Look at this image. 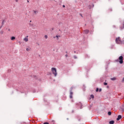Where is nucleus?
Listing matches in <instances>:
<instances>
[{
	"instance_id": "f257e3e1",
	"label": "nucleus",
	"mask_w": 124,
	"mask_h": 124,
	"mask_svg": "<svg viewBox=\"0 0 124 124\" xmlns=\"http://www.w3.org/2000/svg\"><path fill=\"white\" fill-rule=\"evenodd\" d=\"M116 62H119L120 63L122 64L124 62V57L121 56L119 59L116 60Z\"/></svg>"
},
{
	"instance_id": "f03ea898",
	"label": "nucleus",
	"mask_w": 124,
	"mask_h": 124,
	"mask_svg": "<svg viewBox=\"0 0 124 124\" xmlns=\"http://www.w3.org/2000/svg\"><path fill=\"white\" fill-rule=\"evenodd\" d=\"M51 71L55 77H57V75H58V73H57V69L56 68H52Z\"/></svg>"
},
{
	"instance_id": "7ed1b4c3",
	"label": "nucleus",
	"mask_w": 124,
	"mask_h": 124,
	"mask_svg": "<svg viewBox=\"0 0 124 124\" xmlns=\"http://www.w3.org/2000/svg\"><path fill=\"white\" fill-rule=\"evenodd\" d=\"M115 41L117 44H121L122 43V41H121V38H116Z\"/></svg>"
},
{
	"instance_id": "20e7f679",
	"label": "nucleus",
	"mask_w": 124,
	"mask_h": 124,
	"mask_svg": "<svg viewBox=\"0 0 124 124\" xmlns=\"http://www.w3.org/2000/svg\"><path fill=\"white\" fill-rule=\"evenodd\" d=\"M72 90H73V88L71 87V88L70 93V98H73V92H72Z\"/></svg>"
},
{
	"instance_id": "39448f33",
	"label": "nucleus",
	"mask_w": 124,
	"mask_h": 124,
	"mask_svg": "<svg viewBox=\"0 0 124 124\" xmlns=\"http://www.w3.org/2000/svg\"><path fill=\"white\" fill-rule=\"evenodd\" d=\"M28 37H29V36H27L26 38H24L23 40H24L25 42H28V41H29V39Z\"/></svg>"
},
{
	"instance_id": "423d86ee",
	"label": "nucleus",
	"mask_w": 124,
	"mask_h": 124,
	"mask_svg": "<svg viewBox=\"0 0 124 124\" xmlns=\"http://www.w3.org/2000/svg\"><path fill=\"white\" fill-rule=\"evenodd\" d=\"M121 119H122V115H119L118 116V118H117V121H120V120H121Z\"/></svg>"
},
{
	"instance_id": "0eeeda50",
	"label": "nucleus",
	"mask_w": 124,
	"mask_h": 124,
	"mask_svg": "<svg viewBox=\"0 0 124 124\" xmlns=\"http://www.w3.org/2000/svg\"><path fill=\"white\" fill-rule=\"evenodd\" d=\"M84 33H85L86 34H88V33H89V32H90V31H89L88 30H86L84 31Z\"/></svg>"
},
{
	"instance_id": "6e6552de",
	"label": "nucleus",
	"mask_w": 124,
	"mask_h": 124,
	"mask_svg": "<svg viewBox=\"0 0 124 124\" xmlns=\"http://www.w3.org/2000/svg\"><path fill=\"white\" fill-rule=\"evenodd\" d=\"M32 12L34 13V15H36V14L38 13V11L33 10Z\"/></svg>"
},
{
	"instance_id": "1a4fd4ad",
	"label": "nucleus",
	"mask_w": 124,
	"mask_h": 124,
	"mask_svg": "<svg viewBox=\"0 0 124 124\" xmlns=\"http://www.w3.org/2000/svg\"><path fill=\"white\" fill-rule=\"evenodd\" d=\"M31 50V48L30 47H28L26 48V51H27V52H29Z\"/></svg>"
},
{
	"instance_id": "9d476101",
	"label": "nucleus",
	"mask_w": 124,
	"mask_h": 124,
	"mask_svg": "<svg viewBox=\"0 0 124 124\" xmlns=\"http://www.w3.org/2000/svg\"><path fill=\"white\" fill-rule=\"evenodd\" d=\"M56 37H57V40H58L59 39V37H61V36L60 35H56V36H54L53 38H56Z\"/></svg>"
},
{
	"instance_id": "9b49d317",
	"label": "nucleus",
	"mask_w": 124,
	"mask_h": 124,
	"mask_svg": "<svg viewBox=\"0 0 124 124\" xmlns=\"http://www.w3.org/2000/svg\"><path fill=\"white\" fill-rule=\"evenodd\" d=\"M115 122L114 121H111L109 122L110 124H114Z\"/></svg>"
},
{
	"instance_id": "f8f14e48",
	"label": "nucleus",
	"mask_w": 124,
	"mask_h": 124,
	"mask_svg": "<svg viewBox=\"0 0 124 124\" xmlns=\"http://www.w3.org/2000/svg\"><path fill=\"white\" fill-rule=\"evenodd\" d=\"M116 78H110V80H112V81H115V80H116Z\"/></svg>"
},
{
	"instance_id": "ddd939ff",
	"label": "nucleus",
	"mask_w": 124,
	"mask_h": 124,
	"mask_svg": "<svg viewBox=\"0 0 124 124\" xmlns=\"http://www.w3.org/2000/svg\"><path fill=\"white\" fill-rule=\"evenodd\" d=\"M15 39L16 38L14 36L12 37L11 38V40H15Z\"/></svg>"
},
{
	"instance_id": "4468645a",
	"label": "nucleus",
	"mask_w": 124,
	"mask_h": 124,
	"mask_svg": "<svg viewBox=\"0 0 124 124\" xmlns=\"http://www.w3.org/2000/svg\"><path fill=\"white\" fill-rule=\"evenodd\" d=\"M121 109L123 112H124V105L122 106V107L121 108Z\"/></svg>"
},
{
	"instance_id": "2eb2a0df",
	"label": "nucleus",
	"mask_w": 124,
	"mask_h": 124,
	"mask_svg": "<svg viewBox=\"0 0 124 124\" xmlns=\"http://www.w3.org/2000/svg\"><path fill=\"white\" fill-rule=\"evenodd\" d=\"M45 38H46V39H47V38H48V36L47 35H45Z\"/></svg>"
},
{
	"instance_id": "dca6fc26",
	"label": "nucleus",
	"mask_w": 124,
	"mask_h": 124,
	"mask_svg": "<svg viewBox=\"0 0 124 124\" xmlns=\"http://www.w3.org/2000/svg\"><path fill=\"white\" fill-rule=\"evenodd\" d=\"M29 25L31 26V27H32L33 26V24L31 23H29Z\"/></svg>"
},
{
	"instance_id": "f3484780",
	"label": "nucleus",
	"mask_w": 124,
	"mask_h": 124,
	"mask_svg": "<svg viewBox=\"0 0 124 124\" xmlns=\"http://www.w3.org/2000/svg\"><path fill=\"white\" fill-rule=\"evenodd\" d=\"M108 115H109V116H110L111 115V111L108 112Z\"/></svg>"
},
{
	"instance_id": "a211bd4d",
	"label": "nucleus",
	"mask_w": 124,
	"mask_h": 124,
	"mask_svg": "<svg viewBox=\"0 0 124 124\" xmlns=\"http://www.w3.org/2000/svg\"><path fill=\"white\" fill-rule=\"evenodd\" d=\"M4 24V20H3L2 22V26H3Z\"/></svg>"
},
{
	"instance_id": "6ab92c4d",
	"label": "nucleus",
	"mask_w": 124,
	"mask_h": 124,
	"mask_svg": "<svg viewBox=\"0 0 124 124\" xmlns=\"http://www.w3.org/2000/svg\"><path fill=\"white\" fill-rule=\"evenodd\" d=\"M104 84L105 85V86H107L108 83L107 82H104Z\"/></svg>"
},
{
	"instance_id": "aec40b11",
	"label": "nucleus",
	"mask_w": 124,
	"mask_h": 124,
	"mask_svg": "<svg viewBox=\"0 0 124 124\" xmlns=\"http://www.w3.org/2000/svg\"><path fill=\"white\" fill-rule=\"evenodd\" d=\"M0 34H3V31H1L0 32Z\"/></svg>"
},
{
	"instance_id": "412c9836",
	"label": "nucleus",
	"mask_w": 124,
	"mask_h": 124,
	"mask_svg": "<svg viewBox=\"0 0 124 124\" xmlns=\"http://www.w3.org/2000/svg\"><path fill=\"white\" fill-rule=\"evenodd\" d=\"M74 59H77V56H74Z\"/></svg>"
},
{
	"instance_id": "4be33fe9",
	"label": "nucleus",
	"mask_w": 124,
	"mask_h": 124,
	"mask_svg": "<svg viewBox=\"0 0 124 124\" xmlns=\"http://www.w3.org/2000/svg\"><path fill=\"white\" fill-rule=\"evenodd\" d=\"M91 97H92V98H93V97H94L93 95H91Z\"/></svg>"
},
{
	"instance_id": "5701e85b",
	"label": "nucleus",
	"mask_w": 124,
	"mask_h": 124,
	"mask_svg": "<svg viewBox=\"0 0 124 124\" xmlns=\"http://www.w3.org/2000/svg\"><path fill=\"white\" fill-rule=\"evenodd\" d=\"M44 124H49V123H48V122H45L44 123Z\"/></svg>"
},
{
	"instance_id": "b1692460",
	"label": "nucleus",
	"mask_w": 124,
	"mask_h": 124,
	"mask_svg": "<svg viewBox=\"0 0 124 124\" xmlns=\"http://www.w3.org/2000/svg\"><path fill=\"white\" fill-rule=\"evenodd\" d=\"M65 57H66V58H67L68 57V55L67 54H66Z\"/></svg>"
},
{
	"instance_id": "393cba45",
	"label": "nucleus",
	"mask_w": 124,
	"mask_h": 124,
	"mask_svg": "<svg viewBox=\"0 0 124 124\" xmlns=\"http://www.w3.org/2000/svg\"><path fill=\"white\" fill-rule=\"evenodd\" d=\"M96 92H98V88H97V89H96Z\"/></svg>"
},
{
	"instance_id": "a878e982",
	"label": "nucleus",
	"mask_w": 124,
	"mask_h": 124,
	"mask_svg": "<svg viewBox=\"0 0 124 124\" xmlns=\"http://www.w3.org/2000/svg\"><path fill=\"white\" fill-rule=\"evenodd\" d=\"M79 105H80V106H82V104H81L80 103H79Z\"/></svg>"
},
{
	"instance_id": "bb28decb",
	"label": "nucleus",
	"mask_w": 124,
	"mask_h": 124,
	"mask_svg": "<svg viewBox=\"0 0 124 124\" xmlns=\"http://www.w3.org/2000/svg\"><path fill=\"white\" fill-rule=\"evenodd\" d=\"M123 29H124V21L123 22Z\"/></svg>"
},
{
	"instance_id": "cd10ccee",
	"label": "nucleus",
	"mask_w": 124,
	"mask_h": 124,
	"mask_svg": "<svg viewBox=\"0 0 124 124\" xmlns=\"http://www.w3.org/2000/svg\"><path fill=\"white\" fill-rule=\"evenodd\" d=\"M16 2H18V0H16Z\"/></svg>"
},
{
	"instance_id": "c85d7f7f",
	"label": "nucleus",
	"mask_w": 124,
	"mask_h": 124,
	"mask_svg": "<svg viewBox=\"0 0 124 124\" xmlns=\"http://www.w3.org/2000/svg\"><path fill=\"white\" fill-rule=\"evenodd\" d=\"M62 6L63 7H65V6L64 5H63Z\"/></svg>"
},
{
	"instance_id": "c756f323",
	"label": "nucleus",
	"mask_w": 124,
	"mask_h": 124,
	"mask_svg": "<svg viewBox=\"0 0 124 124\" xmlns=\"http://www.w3.org/2000/svg\"><path fill=\"white\" fill-rule=\"evenodd\" d=\"M99 92H101V89H100V90H99Z\"/></svg>"
},
{
	"instance_id": "7c9ffc66",
	"label": "nucleus",
	"mask_w": 124,
	"mask_h": 124,
	"mask_svg": "<svg viewBox=\"0 0 124 124\" xmlns=\"http://www.w3.org/2000/svg\"><path fill=\"white\" fill-rule=\"evenodd\" d=\"M2 28V26H0V29H1Z\"/></svg>"
},
{
	"instance_id": "2f4dec72",
	"label": "nucleus",
	"mask_w": 124,
	"mask_h": 124,
	"mask_svg": "<svg viewBox=\"0 0 124 124\" xmlns=\"http://www.w3.org/2000/svg\"><path fill=\"white\" fill-rule=\"evenodd\" d=\"M72 113H74V110H72Z\"/></svg>"
},
{
	"instance_id": "473e14b6",
	"label": "nucleus",
	"mask_w": 124,
	"mask_h": 124,
	"mask_svg": "<svg viewBox=\"0 0 124 124\" xmlns=\"http://www.w3.org/2000/svg\"><path fill=\"white\" fill-rule=\"evenodd\" d=\"M8 31H10V29H8Z\"/></svg>"
},
{
	"instance_id": "72a5a7b5",
	"label": "nucleus",
	"mask_w": 124,
	"mask_h": 124,
	"mask_svg": "<svg viewBox=\"0 0 124 124\" xmlns=\"http://www.w3.org/2000/svg\"><path fill=\"white\" fill-rule=\"evenodd\" d=\"M30 23H31V20H30Z\"/></svg>"
},
{
	"instance_id": "f704fd0d",
	"label": "nucleus",
	"mask_w": 124,
	"mask_h": 124,
	"mask_svg": "<svg viewBox=\"0 0 124 124\" xmlns=\"http://www.w3.org/2000/svg\"><path fill=\"white\" fill-rule=\"evenodd\" d=\"M74 53H76V51H74Z\"/></svg>"
},
{
	"instance_id": "c9c22d12",
	"label": "nucleus",
	"mask_w": 124,
	"mask_h": 124,
	"mask_svg": "<svg viewBox=\"0 0 124 124\" xmlns=\"http://www.w3.org/2000/svg\"><path fill=\"white\" fill-rule=\"evenodd\" d=\"M80 109H82V108H81V107H80Z\"/></svg>"
},
{
	"instance_id": "e433bc0d",
	"label": "nucleus",
	"mask_w": 124,
	"mask_h": 124,
	"mask_svg": "<svg viewBox=\"0 0 124 124\" xmlns=\"http://www.w3.org/2000/svg\"><path fill=\"white\" fill-rule=\"evenodd\" d=\"M28 2H29V0H28Z\"/></svg>"
}]
</instances>
